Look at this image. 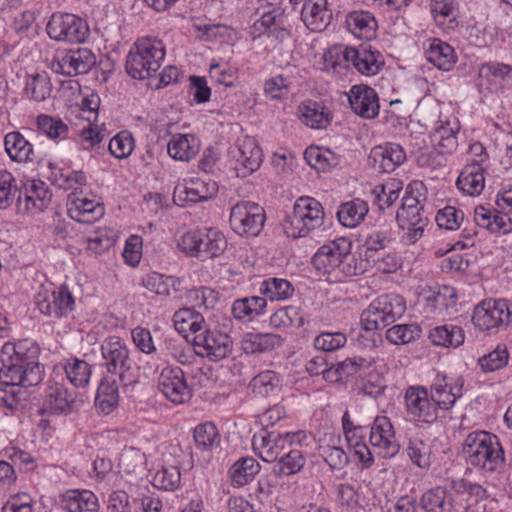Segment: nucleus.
Here are the masks:
<instances>
[{"instance_id":"f257e3e1","label":"nucleus","mask_w":512,"mask_h":512,"mask_svg":"<svg viewBox=\"0 0 512 512\" xmlns=\"http://www.w3.org/2000/svg\"><path fill=\"white\" fill-rule=\"evenodd\" d=\"M39 354V347L28 339L17 343H5L1 349V385L24 388L38 385L43 379Z\"/></svg>"},{"instance_id":"f03ea898","label":"nucleus","mask_w":512,"mask_h":512,"mask_svg":"<svg viewBox=\"0 0 512 512\" xmlns=\"http://www.w3.org/2000/svg\"><path fill=\"white\" fill-rule=\"evenodd\" d=\"M462 452L469 464L484 472H499L505 464L499 438L484 430L470 432L464 439Z\"/></svg>"},{"instance_id":"7ed1b4c3","label":"nucleus","mask_w":512,"mask_h":512,"mask_svg":"<svg viewBox=\"0 0 512 512\" xmlns=\"http://www.w3.org/2000/svg\"><path fill=\"white\" fill-rule=\"evenodd\" d=\"M352 242L345 237L337 238L318 248L312 257L316 270L323 273H337L343 277H351L363 272L357 260L351 254Z\"/></svg>"},{"instance_id":"20e7f679","label":"nucleus","mask_w":512,"mask_h":512,"mask_svg":"<svg viewBox=\"0 0 512 512\" xmlns=\"http://www.w3.org/2000/svg\"><path fill=\"white\" fill-rule=\"evenodd\" d=\"M165 58L163 42L154 37L139 38L131 47L126 58V71L134 79L154 76Z\"/></svg>"},{"instance_id":"39448f33","label":"nucleus","mask_w":512,"mask_h":512,"mask_svg":"<svg viewBox=\"0 0 512 512\" xmlns=\"http://www.w3.org/2000/svg\"><path fill=\"white\" fill-rule=\"evenodd\" d=\"M325 212L322 204L309 196L299 197L291 213L282 221L284 233L291 238H303L324 225Z\"/></svg>"},{"instance_id":"423d86ee","label":"nucleus","mask_w":512,"mask_h":512,"mask_svg":"<svg viewBox=\"0 0 512 512\" xmlns=\"http://www.w3.org/2000/svg\"><path fill=\"white\" fill-rule=\"evenodd\" d=\"M178 246L187 255L204 261L223 254L227 247V240L219 230L208 228L185 233Z\"/></svg>"},{"instance_id":"0eeeda50","label":"nucleus","mask_w":512,"mask_h":512,"mask_svg":"<svg viewBox=\"0 0 512 512\" xmlns=\"http://www.w3.org/2000/svg\"><path fill=\"white\" fill-rule=\"evenodd\" d=\"M307 439L304 431L286 432L284 434L260 432L252 439L254 452L265 462H278L283 453L293 444L301 445Z\"/></svg>"},{"instance_id":"6e6552de","label":"nucleus","mask_w":512,"mask_h":512,"mask_svg":"<svg viewBox=\"0 0 512 512\" xmlns=\"http://www.w3.org/2000/svg\"><path fill=\"white\" fill-rule=\"evenodd\" d=\"M265 220L264 208L253 201H239L230 209L229 225L233 232L241 237L258 236Z\"/></svg>"},{"instance_id":"1a4fd4ad","label":"nucleus","mask_w":512,"mask_h":512,"mask_svg":"<svg viewBox=\"0 0 512 512\" xmlns=\"http://www.w3.org/2000/svg\"><path fill=\"white\" fill-rule=\"evenodd\" d=\"M103 366L108 373L118 375L125 385L131 382L129 376L133 365L130 350L124 340L118 336H110L101 344Z\"/></svg>"},{"instance_id":"9d476101","label":"nucleus","mask_w":512,"mask_h":512,"mask_svg":"<svg viewBox=\"0 0 512 512\" xmlns=\"http://www.w3.org/2000/svg\"><path fill=\"white\" fill-rule=\"evenodd\" d=\"M48 36L60 42L81 43L89 35L87 23L72 13H53L47 23Z\"/></svg>"},{"instance_id":"9b49d317","label":"nucleus","mask_w":512,"mask_h":512,"mask_svg":"<svg viewBox=\"0 0 512 512\" xmlns=\"http://www.w3.org/2000/svg\"><path fill=\"white\" fill-rule=\"evenodd\" d=\"M96 64V57L90 49L77 48L57 52L50 62V69L63 76H77L88 73Z\"/></svg>"},{"instance_id":"f8f14e48","label":"nucleus","mask_w":512,"mask_h":512,"mask_svg":"<svg viewBox=\"0 0 512 512\" xmlns=\"http://www.w3.org/2000/svg\"><path fill=\"white\" fill-rule=\"evenodd\" d=\"M34 303L43 315L55 318L67 316L75 308L74 297L66 285L52 291L41 286Z\"/></svg>"},{"instance_id":"ddd939ff","label":"nucleus","mask_w":512,"mask_h":512,"mask_svg":"<svg viewBox=\"0 0 512 512\" xmlns=\"http://www.w3.org/2000/svg\"><path fill=\"white\" fill-rule=\"evenodd\" d=\"M472 322L481 330L512 324V303L504 299L482 301L473 311Z\"/></svg>"},{"instance_id":"4468645a","label":"nucleus","mask_w":512,"mask_h":512,"mask_svg":"<svg viewBox=\"0 0 512 512\" xmlns=\"http://www.w3.org/2000/svg\"><path fill=\"white\" fill-rule=\"evenodd\" d=\"M197 353L210 359L219 361L226 358L233 349V341L227 333L219 330H211L205 327L192 338Z\"/></svg>"},{"instance_id":"2eb2a0df","label":"nucleus","mask_w":512,"mask_h":512,"mask_svg":"<svg viewBox=\"0 0 512 512\" xmlns=\"http://www.w3.org/2000/svg\"><path fill=\"white\" fill-rule=\"evenodd\" d=\"M52 193L46 183L31 179L24 185V192L17 197L16 207L19 214L37 215L50 204Z\"/></svg>"},{"instance_id":"dca6fc26","label":"nucleus","mask_w":512,"mask_h":512,"mask_svg":"<svg viewBox=\"0 0 512 512\" xmlns=\"http://www.w3.org/2000/svg\"><path fill=\"white\" fill-rule=\"evenodd\" d=\"M258 11L261 16L249 30L252 40H256L265 33H269L279 40H284L289 36V31L286 28V16L280 5H272L269 9L262 5Z\"/></svg>"},{"instance_id":"f3484780","label":"nucleus","mask_w":512,"mask_h":512,"mask_svg":"<svg viewBox=\"0 0 512 512\" xmlns=\"http://www.w3.org/2000/svg\"><path fill=\"white\" fill-rule=\"evenodd\" d=\"M158 388L172 403L182 404L190 400L192 390L180 367H164L158 377Z\"/></svg>"},{"instance_id":"a211bd4d","label":"nucleus","mask_w":512,"mask_h":512,"mask_svg":"<svg viewBox=\"0 0 512 512\" xmlns=\"http://www.w3.org/2000/svg\"><path fill=\"white\" fill-rule=\"evenodd\" d=\"M369 441L375 454L383 459L394 457L400 449L392 423L385 416H378L374 419Z\"/></svg>"},{"instance_id":"6ab92c4d","label":"nucleus","mask_w":512,"mask_h":512,"mask_svg":"<svg viewBox=\"0 0 512 512\" xmlns=\"http://www.w3.org/2000/svg\"><path fill=\"white\" fill-rule=\"evenodd\" d=\"M406 411L414 419L432 423L438 418L436 405L432 404L428 389L424 386H410L404 394Z\"/></svg>"},{"instance_id":"aec40b11","label":"nucleus","mask_w":512,"mask_h":512,"mask_svg":"<svg viewBox=\"0 0 512 512\" xmlns=\"http://www.w3.org/2000/svg\"><path fill=\"white\" fill-rule=\"evenodd\" d=\"M342 54L345 61L351 63L364 76L377 75L385 64L383 55L371 46L346 47Z\"/></svg>"},{"instance_id":"412c9836","label":"nucleus","mask_w":512,"mask_h":512,"mask_svg":"<svg viewBox=\"0 0 512 512\" xmlns=\"http://www.w3.org/2000/svg\"><path fill=\"white\" fill-rule=\"evenodd\" d=\"M236 160V174L247 177L259 169L262 163V151L256 140L249 136L238 139L237 147L231 151Z\"/></svg>"},{"instance_id":"4be33fe9","label":"nucleus","mask_w":512,"mask_h":512,"mask_svg":"<svg viewBox=\"0 0 512 512\" xmlns=\"http://www.w3.org/2000/svg\"><path fill=\"white\" fill-rule=\"evenodd\" d=\"M218 191L215 181L192 178L175 187L173 199L184 206L185 203H197L212 198Z\"/></svg>"},{"instance_id":"5701e85b","label":"nucleus","mask_w":512,"mask_h":512,"mask_svg":"<svg viewBox=\"0 0 512 512\" xmlns=\"http://www.w3.org/2000/svg\"><path fill=\"white\" fill-rule=\"evenodd\" d=\"M462 389L463 380L456 379L452 382L447 376L438 374L428 390L432 404L436 405V412L438 413L439 409H451L462 396Z\"/></svg>"},{"instance_id":"b1692460","label":"nucleus","mask_w":512,"mask_h":512,"mask_svg":"<svg viewBox=\"0 0 512 512\" xmlns=\"http://www.w3.org/2000/svg\"><path fill=\"white\" fill-rule=\"evenodd\" d=\"M352 111L364 118L374 119L378 116L380 105L376 91L363 84L353 85L347 93Z\"/></svg>"},{"instance_id":"393cba45","label":"nucleus","mask_w":512,"mask_h":512,"mask_svg":"<svg viewBox=\"0 0 512 512\" xmlns=\"http://www.w3.org/2000/svg\"><path fill=\"white\" fill-rule=\"evenodd\" d=\"M396 220L399 227L404 231L402 242L406 245L415 244L421 239L428 224V217L424 214V208L417 207L409 211H398Z\"/></svg>"},{"instance_id":"a878e982","label":"nucleus","mask_w":512,"mask_h":512,"mask_svg":"<svg viewBox=\"0 0 512 512\" xmlns=\"http://www.w3.org/2000/svg\"><path fill=\"white\" fill-rule=\"evenodd\" d=\"M369 158L376 169L389 173L405 162L406 152L400 144L388 142L374 147Z\"/></svg>"},{"instance_id":"bb28decb","label":"nucleus","mask_w":512,"mask_h":512,"mask_svg":"<svg viewBox=\"0 0 512 512\" xmlns=\"http://www.w3.org/2000/svg\"><path fill=\"white\" fill-rule=\"evenodd\" d=\"M460 124L457 119L439 120L432 131L431 142L439 154H452L458 147L457 134Z\"/></svg>"},{"instance_id":"cd10ccee","label":"nucleus","mask_w":512,"mask_h":512,"mask_svg":"<svg viewBox=\"0 0 512 512\" xmlns=\"http://www.w3.org/2000/svg\"><path fill=\"white\" fill-rule=\"evenodd\" d=\"M424 51L427 61L443 71H450L458 59L454 48L438 38L428 39Z\"/></svg>"},{"instance_id":"c85d7f7f","label":"nucleus","mask_w":512,"mask_h":512,"mask_svg":"<svg viewBox=\"0 0 512 512\" xmlns=\"http://www.w3.org/2000/svg\"><path fill=\"white\" fill-rule=\"evenodd\" d=\"M347 30L360 40L370 41L377 35L378 23L375 16L365 10H354L345 17Z\"/></svg>"},{"instance_id":"c756f323","label":"nucleus","mask_w":512,"mask_h":512,"mask_svg":"<svg viewBox=\"0 0 512 512\" xmlns=\"http://www.w3.org/2000/svg\"><path fill=\"white\" fill-rule=\"evenodd\" d=\"M457 303L456 290L448 285H443L426 297L424 310L428 316L445 317L450 315Z\"/></svg>"},{"instance_id":"7c9ffc66","label":"nucleus","mask_w":512,"mask_h":512,"mask_svg":"<svg viewBox=\"0 0 512 512\" xmlns=\"http://www.w3.org/2000/svg\"><path fill=\"white\" fill-rule=\"evenodd\" d=\"M327 4V0H305L301 20L309 30L321 32L329 25L332 14Z\"/></svg>"},{"instance_id":"2f4dec72","label":"nucleus","mask_w":512,"mask_h":512,"mask_svg":"<svg viewBox=\"0 0 512 512\" xmlns=\"http://www.w3.org/2000/svg\"><path fill=\"white\" fill-rule=\"evenodd\" d=\"M68 214L71 219L85 224H91L104 216V206L95 200L75 198L68 203Z\"/></svg>"},{"instance_id":"473e14b6","label":"nucleus","mask_w":512,"mask_h":512,"mask_svg":"<svg viewBox=\"0 0 512 512\" xmlns=\"http://www.w3.org/2000/svg\"><path fill=\"white\" fill-rule=\"evenodd\" d=\"M74 404V397L68 389L60 383L50 385L46 390L43 410L51 414L70 413Z\"/></svg>"},{"instance_id":"72a5a7b5","label":"nucleus","mask_w":512,"mask_h":512,"mask_svg":"<svg viewBox=\"0 0 512 512\" xmlns=\"http://www.w3.org/2000/svg\"><path fill=\"white\" fill-rule=\"evenodd\" d=\"M456 186L466 195H480L485 187L483 166L478 162L467 164L458 176Z\"/></svg>"},{"instance_id":"f704fd0d","label":"nucleus","mask_w":512,"mask_h":512,"mask_svg":"<svg viewBox=\"0 0 512 512\" xmlns=\"http://www.w3.org/2000/svg\"><path fill=\"white\" fill-rule=\"evenodd\" d=\"M61 507L67 512H98L96 495L89 490H68L61 497Z\"/></svg>"},{"instance_id":"c9c22d12","label":"nucleus","mask_w":512,"mask_h":512,"mask_svg":"<svg viewBox=\"0 0 512 512\" xmlns=\"http://www.w3.org/2000/svg\"><path fill=\"white\" fill-rule=\"evenodd\" d=\"M23 92L26 97L36 102L49 98L52 93V84L48 73L38 70L26 72Z\"/></svg>"},{"instance_id":"e433bc0d","label":"nucleus","mask_w":512,"mask_h":512,"mask_svg":"<svg viewBox=\"0 0 512 512\" xmlns=\"http://www.w3.org/2000/svg\"><path fill=\"white\" fill-rule=\"evenodd\" d=\"M420 506L425 512H452L453 494L444 486H436L422 494Z\"/></svg>"},{"instance_id":"4c0bfd02","label":"nucleus","mask_w":512,"mask_h":512,"mask_svg":"<svg viewBox=\"0 0 512 512\" xmlns=\"http://www.w3.org/2000/svg\"><path fill=\"white\" fill-rule=\"evenodd\" d=\"M369 212V205L360 198L342 203L337 211L339 223L346 228L359 226Z\"/></svg>"},{"instance_id":"58836bf2","label":"nucleus","mask_w":512,"mask_h":512,"mask_svg":"<svg viewBox=\"0 0 512 512\" xmlns=\"http://www.w3.org/2000/svg\"><path fill=\"white\" fill-rule=\"evenodd\" d=\"M302 122L312 129H325L332 116L327 107L315 101H306L299 106Z\"/></svg>"},{"instance_id":"ea45409f","label":"nucleus","mask_w":512,"mask_h":512,"mask_svg":"<svg viewBox=\"0 0 512 512\" xmlns=\"http://www.w3.org/2000/svg\"><path fill=\"white\" fill-rule=\"evenodd\" d=\"M199 140L191 134L174 135L168 142V154L175 160L189 161L199 152Z\"/></svg>"},{"instance_id":"a19ab883","label":"nucleus","mask_w":512,"mask_h":512,"mask_svg":"<svg viewBox=\"0 0 512 512\" xmlns=\"http://www.w3.org/2000/svg\"><path fill=\"white\" fill-rule=\"evenodd\" d=\"M173 322L175 329L185 338H188V333L195 336L206 327L202 314L191 308H181L176 311L173 315Z\"/></svg>"},{"instance_id":"79ce46f5","label":"nucleus","mask_w":512,"mask_h":512,"mask_svg":"<svg viewBox=\"0 0 512 512\" xmlns=\"http://www.w3.org/2000/svg\"><path fill=\"white\" fill-rule=\"evenodd\" d=\"M266 306L267 301L264 297H245L234 301L232 314L239 321H251L262 315Z\"/></svg>"},{"instance_id":"37998d69","label":"nucleus","mask_w":512,"mask_h":512,"mask_svg":"<svg viewBox=\"0 0 512 512\" xmlns=\"http://www.w3.org/2000/svg\"><path fill=\"white\" fill-rule=\"evenodd\" d=\"M5 151L12 161L27 162L32 160L33 145L18 132H9L4 137Z\"/></svg>"},{"instance_id":"c03bdc74","label":"nucleus","mask_w":512,"mask_h":512,"mask_svg":"<svg viewBox=\"0 0 512 512\" xmlns=\"http://www.w3.org/2000/svg\"><path fill=\"white\" fill-rule=\"evenodd\" d=\"M281 336L273 333H249L242 341L243 351L247 354L264 353L279 347Z\"/></svg>"},{"instance_id":"a18cd8bd","label":"nucleus","mask_w":512,"mask_h":512,"mask_svg":"<svg viewBox=\"0 0 512 512\" xmlns=\"http://www.w3.org/2000/svg\"><path fill=\"white\" fill-rule=\"evenodd\" d=\"M511 67L497 62L483 64L479 69L480 85L497 90L510 78Z\"/></svg>"},{"instance_id":"49530a36","label":"nucleus","mask_w":512,"mask_h":512,"mask_svg":"<svg viewBox=\"0 0 512 512\" xmlns=\"http://www.w3.org/2000/svg\"><path fill=\"white\" fill-rule=\"evenodd\" d=\"M429 339L435 346L456 348L464 343L465 335L462 328L456 325H441L433 328Z\"/></svg>"},{"instance_id":"de8ad7c7","label":"nucleus","mask_w":512,"mask_h":512,"mask_svg":"<svg viewBox=\"0 0 512 512\" xmlns=\"http://www.w3.org/2000/svg\"><path fill=\"white\" fill-rule=\"evenodd\" d=\"M306 464V456L299 449H289L279 458L273 468L277 477H288L299 473Z\"/></svg>"},{"instance_id":"09e8293b","label":"nucleus","mask_w":512,"mask_h":512,"mask_svg":"<svg viewBox=\"0 0 512 512\" xmlns=\"http://www.w3.org/2000/svg\"><path fill=\"white\" fill-rule=\"evenodd\" d=\"M404 184L401 180L390 178L385 183L375 186L372 194L375 196V203L382 211L390 208L399 199Z\"/></svg>"},{"instance_id":"8fccbe9b","label":"nucleus","mask_w":512,"mask_h":512,"mask_svg":"<svg viewBox=\"0 0 512 512\" xmlns=\"http://www.w3.org/2000/svg\"><path fill=\"white\" fill-rule=\"evenodd\" d=\"M431 13L438 26L453 29L458 17V4L455 0H431Z\"/></svg>"},{"instance_id":"3c124183","label":"nucleus","mask_w":512,"mask_h":512,"mask_svg":"<svg viewBox=\"0 0 512 512\" xmlns=\"http://www.w3.org/2000/svg\"><path fill=\"white\" fill-rule=\"evenodd\" d=\"M349 448L353 451L355 457L361 464L362 469H369L374 464V457L372 451L364 441L363 428H356L352 431H347L345 435Z\"/></svg>"},{"instance_id":"603ef678","label":"nucleus","mask_w":512,"mask_h":512,"mask_svg":"<svg viewBox=\"0 0 512 512\" xmlns=\"http://www.w3.org/2000/svg\"><path fill=\"white\" fill-rule=\"evenodd\" d=\"M119 402L118 386L115 381L103 380L97 389L95 406L103 414L113 412Z\"/></svg>"},{"instance_id":"864d4df0","label":"nucleus","mask_w":512,"mask_h":512,"mask_svg":"<svg viewBox=\"0 0 512 512\" xmlns=\"http://www.w3.org/2000/svg\"><path fill=\"white\" fill-rule=\"evenodd\" d=\"M260 466L253 458H242L235 462L229 470L232 485L242 487L251 482L259 473Z\"/></svg>"},{"instance_id":"5fc2aeb1","label":"nucleus","mask_w":512,"mask_h":512,"mask_svg":"<svg viewBox=\"0 0 512 512\" xmlns=\"http://www.w3.org/2000/svg\"><path fill=\"white\" fill-rule=\"evenodd\" d=\"M261 294L271 301H283L289 299L294 288L290 281L284 278L271 277L264 280L259 288Z\"/></svg>"},{"instance_id":"6e6d98bb","label":"nucleus","mask_w":512,"mask_h":512,"mask_svg":"<svg viewBox=\"0 0 512 512\" xmlns=\"http://www.w3.org/2000/svg\"><path fill=\"white\" fill-rule=\"evenodd\" d=\"M304 324V315L294 306L280 308L270 316V325L277 329L300 328Z\"/></svg>"},{"instance_id":"4d7b16f0","label":"nucleus","mask_w":512,"mask_h":512,"mask_svg":"<svg viewBox=\"0 0 512 512\" xmlns=\"http://www.w3.org/2000/svg\"><path fill=\"white\" fill-rule=\"evenodd\" d=\"M377 301L388 325L396 322L406 311L405 300L398 294L382 295L377 298Z\"/></svg>"},{"instance_id":"13d9d810","label":"nucleus","mask_w":512,"mask_h":512,"mask_svg":"<svg viewBox=\"0 0 512 512\" xmlns=\"http://www.w3.org/2000/svg\"><path fill=\"white\" fill-rule=\"evenodd\" d=\"M69 382L77 388L88 385L91 377V366L84 360L70 359L64 366Z\"/></svg>"},{"instance_id":"bf43d9fd","label":"nucleus","mask_w":512,"mask_h":512,"mask_svg":"<svg viewBox=\"0 0 512 512\" xmlns=\"http://www.w3.org/2000/svg\"><path fill=\"white\" fill-rule=\"evenodd\" d=\"M193 437L196 447L203 451L211 450L220 443V434L212 422L197 425Z\"/></svg>"},{"instance_id":"052dcab7","label":"nucleus","mask_w":512,"mask_h":512,"mask_svg":"<svg viewBox=\"0 0 512 512\" xmlns=\"http://www.w3.org/2000/svg\"><path fill=\"white\" fill-rule=\"evenodd\" d=\"M38 130L49 139L62 140L67 138L69 128L60 118L46 114L37 117Z\"/></svg>"},{"instance_id":"680f3d73","label":"nucleus","mask_w":512,"mask_h":512,"mask_svg":"<svg viewBox=\"0 0 512 512\" xmlns=\"http://www.w3.org/2000/svg\"><path fill=\"white\" fill-rule=\"evenodd\" d=\"M186 301L193 309L208 310L213 308L219 300V293L210 287H198L186 292Z\"/></svg>"},{"instance_id":"e2e57ef3","label":"nucleus","mask_w":512,"mask_h":512,"mask_svg":"<svg viewBox=\"0 0 512 512\" xmlns=\"http://www.w3.org/2000/svg\"><path fill=\"white\" fill-rule=\"evenodd\" d=\"M304 158L310 167L325 172L337 165L338 160L330 150H321L318 147L307 148Z\"/></svg>"},{"instance_id":"0e129e2a","label":"nucleus","mask_w":512,"mask_h":512,"mask_svg":"<svg viewBox=\"0 0 512 512\" xmlns=\"http://www.w3.org/2000/svg\"><path fill=\"white\" fill-rule=\"evenodd\" d=\"M251 387L255 394L261 397H268L278 392L280 380L274 371H263L251 381Z\"/></svg>"},{"instance_id":"69168bd1","label":"nucleus","mask_w":512,"mask_h":512,"mask_svg":"<svg viewBox=\"0 0 512 512\" xmlns=\"http://www.w3.org/2000/svg\"><path fill=\"white\" fill-rule=\"evenodd\" d=\"M50 168L52 182L61 189H76L77 187L83 186L86 183V176L82 171L65 172L56 166H52L51 164Z\"/></svg>"},{"instance_id":"338daca9","label":"nucleus","mask_w":512,"mask_h":512,"mask_svg":"<svg viewBox=\"0 0 512 512\" xmlns=\"http://www.w3.org/2000/svg\"><path fill=\"white\" fill-rule=\"evenodd\" d=\"M421 335V329L416 324L394 325L386 331V339L395 345L410 343Z\"/></svg>"},{"instance_id":"774afa93","label":"nucleus","mask_w":512,"mask_h":512,"mask_svg":"<svg viewBox=\"0 0 512 512\" xmlns=\"http://www.w3.org/2000/svg\"><path fill=\"white\" fill-rule=\"evenodd\" d=\"M509 353L504 345H498L493 351L479 358L478 364L485 373L494 372L508 364Z\"/></svg>"}]
</instances>
